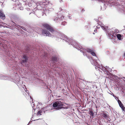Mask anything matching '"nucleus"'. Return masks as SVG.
<instances>
[{
	"label": "nucleus",
	"instance_id": "nucleus-1",
	"mask_svg": "<svg viewBox=\"0 0 125 125\" xmlns=\"http://www.w3.org/2000/svg\"><path fill=\"white\" fill-rule=\"evenodd\" d=\"M79 48H80V49H79L78 48H77V49L78 50H80V51L81 52H82L84 56H86L89 59H91L90 61L93 64H94L95 65H96V66L99 65V64H98V63H97V62H96L95 63H94L93 62V59L91 58L90 56H88L87 55L88 53H90L93 56H96V54L94 51L90 49H88L87 50H86L85 49H82V50H81V48H80L79 47Z\"/></svg>",
	"mask_w": 125,
	"mask_h": 125
},
{
	"label": "nucleus",
	"instance_id": "nucleus-2",
	"mask_svg": "<svg viewBox=\"0 0 125 125\" xmlns=\"http://www.w3.org/2000/svg\"><path fill=\"white\" fill-rule=\"evenodd\" d=\"M63 104L60 101H57L54 103L53 104V106L55 108V109L58 110L61 109L63 107Z\"/></svg>",
	"mask_w": 125,
	"mask_h": 125
},
{
	"label": "nucleus",
	"instance_id": "nucleus-3",
	"mask_svg": "<svg viewBox=\"0 0 125 125\" xmlns=\"http://www.w3.org/2000/svg\"><path fill=\"white\" fill-rule=\"evenodd\" d=\"M58 35L61 40H62V41L64 40L69 43H71V42L72 41V40L71 39L68 38L66 36L63 35H62L60 34H59Z\"/></svg>",
	"mask_w": 125,
	"mask_h": 125
},
{
	"label": "nucleus",
	"instance_id": "nucleus-4",
	"mask_svg": "<svg viewBox=\"0 0 125 125\" xmlns=\"http://www.w3.org/2000/svg\"><path fill=\"white\" fill-rule=\"evenodd\" d=\"M43 26L44 27L49 30L50 32H52L54 31V30L48 24H44L43 25Z\"/></svg>",
	"mask_w": 125,
	"mask_h": 125
},
{
	"label": "nucleus",
	"instance_id": "nucleus-5",
	"mask_svg": "<svg viewBox=\"0 0 125 125\" xmlns=\"http://www.w3.org/2000/svg\"><path fill=\"white\" fill-rule=\"evenodd\" d=\"M42 34H44L45 36H51V34L49 31H47L45 30H43L42 31Z\"/></svg>",
	"mask_w": 125,
	"mask_h": 125
},
{
	"label": "nucleus",
	"instance_id": "nucleus-6",
	"mask_svg": "<svg viewBox=\"0 0 125 125\" xmlns=\"http://www.w3.org/2000/svg\"><path fill=\"white\" fill-rule=\"evenodd\" d=\"M100 26L102 28L103 30H104V31H106L108 28L107 27L105 26H103V25L101 24V25H98L96 26V28L97 29H99L100 28Z\"/></svg>",
	"mask_w": 125,
	"mask_h": 125
},
{
	"label": "nucleus",
	"instance_id": "nucleus-7",
	"mask_svg": "<svg viewBox=\"0 0 125 125\" xmlns=\"http://www.w3.org/2000/svg\"><path fill=\"white\" fill-rule=\"evenodd\" d=\"M118 104L120 107L121 108L122 110L123 111H124L125 109V108L123 106V104L122 103L121 101L120 100H118Z\"/></svg>",
	"mask_w": 125,
	"mask_h": 125
},
{
	"label": "nucleus",
	"instance_id": "nucleus-8",
	"mask_svg": "<svg viewBox=\"0 0 125 125\" xmlns=\"http://www.w3.org/2000/svg\"><path fill=\"white\" fill-rule=\"evenodd\" d=\"M0 17L2 19H4L5 18V16L3 12L0 10Z\"/></svg>",
	"mask_w": 125,
	"mask_h": 125
},
{
	"label": "nucleus",
	"instance_id": "nucleus-9",
	"mask_svg": "<svg viewBox=\"0 0 125 125\" xmlns=\"http://www.w3.org/2000/svg\"><path fill=\"white\" fill-rule=\"evenodd\" d=\"M23 59H24V60H23L22 61V62H21V63H25V62H26L27 60L26 56L25 55L23 56Z\"/></svg>",
	"mask_w": 125,
	"mask_h": 125
},
{
	"label": "nucleus",
	"instance_id": "nucleus-10",
	"mask_svg": "<svg viewBox=\"0 0 125 125\" xmlns=\"http://www.w3.org/2000/svg\"><path fill=\"white\" fill-rule=\"evenodd\" d=\"M103 116L106 119H107L109 121H110V120L108 119H109V118L108 117V115H107L105 113H103Z\"/></svg>",
	"mask_w": 125,
	"mask_h": 125
},
{
	"label": "nucleus",
	"instance_id": "nucleus-11",
	"mask_svg": "<svg viewBox=\"0 0 125 125\" xmlns=\"http://www.w3.org/2000/svg\"><path fill=\"white\" fill-rule=\"evenodd\" d=\"M116 37L117 38L118 40H121V38L122 36L120 34H118L116 35Z\"/></svg>",
	"mask_w": 125,
	"mask_h": 125
},
{
	"label": "nucleus",
	"instance_id": "nucleus-12",
	"mask_svg": "<svg viewBox=\"0 0 125 125\" xmlns=\"http://www.w3.org/2000/svg\"><path fill=\"white\" fill-rule=\"evenodd\" d=\"M107 33L109 35H111L113 33V31H111V33H110V32H109V31H107Z\"/></svg>",
	"mask_w": 125,
	"mask_h": 125
},
{
	"label": "nucleus",
	"instance_id": "nucleus-13",
	"mask_svg": "<svg viewBox=\"0 0 125 125\" xmlns=\"http://www.w3.org/2000/svg\"><path fill=\"white\" fill-rule=\"evenodd\" d=\"M41 113L42 112L40 111H39L37 113V115H41Z\"/></svg>",
	"mask_w": 125,
	"mask_h": 125
},
{
	"label": "nucleus",
	"instance_id": "nucleus-14",
	"mask_svg": "<svg viewBox=\"0 0 125 125\" xmlns=\"http://www.w3.org/2000/svg\"><path fill=\"white\" fill-rule=\"evenodd\" d=\"M52 59L53 61H55L57 60L56 58L54 57L52 58Z\"/></svg>",
	"mask_w": 125,
	"mask_h": 125
},
{
	"label": "nucleus",
	"instance_id": "nucleus-15",
	"mask_svg": "<svg viewBox=\"0 0 125 125\" xmlns=\"http://www.w3.org/2000/svg\"><path fill=\"white\" fill-rule=\"evenodd\" d=\"M112 94H113V96L116 99V98H117L118 99V98H117V97L116 96H115L113 93H112Z\"/></svg>",
	"mask_w": 125,
	"mask_h": 125
},
{
	"label": "nucleus",
	"instance_id": "nucleus-16",
	"mask_svg": "<svg viewBox=\"0 0 125 125\" xmlns=\"http://www.w3.org/2000/svg\"><path fill=\"white\" fill-rule=\"evenodd\" d=\"M115 31L116 32L118 33V31L117 29H115Z\"/></svg>",
	"mask_w": 125,
	"mask_h": 125
},
{
	"label": "nucleus",
	"instance_id": "nucleus-17",
	"mask_svg": "<svg viewBox=\"0 0 125 125\" xmlns=\"http://www.w3.org/2000/svg\"><path fill=\"white\" fill-rule=\"evenodd\" d=\"M90 113H91V114L92 115H93V114H94V113H93V112L92 111H90Z\"/></svg>",
	"mask_w": 125,
	"mask_h": 125
},
{
	"label": "nucleus",
	"instance_id": "nucleus-18",
	"mask_svg": "<svg viewBox=\"0 0 125 125\" xmlns=\"http://www.w3.org/2000/svg\"><path fill=\"white\" fill-rule=\"evenodd\" d=\"M58 18H57L54 19V21L56 22V21L58 20Z\"/></svg>",
	"mask_w": 125,
	"mask_h": 125
},
{
	"label": "nucleus",
	"instance_id": "nucleus-19",
	"mask_svg": "<svg viewBox=\"0 0 125 125\" xmlns=\"http://www.w3.org/2000/svg\"><path fill=\"white\" fill-rule=\"evenodd\" d=\"M122 79L125 81V77H123L122 78Z\"/></svg>",
	"mask_w": 125,
	"mask_h": 125
},
{
	"label": "nucleus",
	"instance_id": "nucleus-20",
	"mask_svg": "<svg viewBox=\"0 0 125 125\" xmlns=\"http://www.w3.org/2000/svg\"><path fill=\"white\" fill-rule=\"evenodd\" d=\"M49 10H47L46 11V12L45 11V12H49Z\"/></svg>",
	"mask_w": 125,
	"mask_h": 125
},
{
	"label": "nucleus",
	"instance_id": "nucleus-21",
	"mask_svg": "<svg viewBox=\"0 0 125 125\" xmlns=\"http://www.w3.org/2000/svg\"><path fill=\"white\" fill-rule=\"evenodd\" d=\"M94 31L95 32H97V30L96 29H95L94 30Z\"/></svg>",
	"mask_w": 125,
	"mask_h": 125
},
{
	"label": "nucleus",
	"instance_id": "nucleus-22",
	"mask_svg": "<svg viewBox=\"0 0 125 125\" xmlns=\"http://www.w3.org/2000/svg\"><path fill=\"white\" fill-rule=\"evenodd\" d=\"M20 8V9L21 10H22L23 9V8Z\"/></svg>",
	"mask_w": 125,
	"mask_h": 125
},
{
	"label": "nucleus",
	"instance_id": "nucleus-23",
	"mask_svg": "<svg viewBox=\"0 0 125 125\" xmlns=\"http://www.w3.org/2000/svg\"><path fill=\"white\" fill-rule=\"evenodd\" d=\"M29 4H30V3H28V4H29V6H31V5H30Z\"/></svg>",
	"mask_w": 125,
	"mask_h": 125
},
{
	"label": "nucleus",
	"instance_id": "nucleus-24",
	"mask_svg": "<svg viewBox=\"0 0 125 125\" xmlns=\"http://www.w3.org/2000/svg\"><path fill=\"white\" fill-rule=\"evenodd\" d=\"M124 57H125V52L124 53Z\"/></svg>",
	"mask_w": 125,
	"mask_h": 125
},
{
	"label": "nucleus",
	"instance_id": "nucleus-25",
	"mask_svg": "<svg viewBox=\"0 0 125 125\" xmlns=\"http://www.w3.org/2000/svg\"><path fill=\"white\" fill-rule=\"evenodd\" d=\"M106 68H108V66H106Z\"/></svg>",
	"mask_w": 125,
	"mask_h": 125
},
{
	"label": "nucleus",
	"instance_id": "nucleus-26",
	"mask_svg": "<svg viewBox=\"0 0 125 125\" xmlns=\"http://www.w3.org/2000/svg\"><path fill=\"white\" fill-rule=\"evenodd\" d=\"M98 21V19H96V21Z\"/></svg>",
	"mask_w": 125,
	"mask_h": 125
},
{
	"label": "nucleus",
	"instance_id": "nucleus-27",
	"mask_svg": "<svg viewBox=\"0 0 125 125\" xmlns=\"http://www.w3.org/2000/svg\"><path fill=\"white\" fill-rule=\"evenodd\" d=\"M39 6H40L39 5H38V6H37V7H39Z\"/></svg>",
	"mask_w": 125,
	"mask_h": 125
},
{
	"label": "nucleus",
	"instance_id": "nucleus-28",
	"mask_svg": "<svg viewBox=\"0 0 125 125\" xmlns=\"http://www.w3.org/2000/svg\"><path fill=\"white\" fill-rule=\"evenodd\" d=\"M111 94L112 95H113V94H112H112Z\"/></svg>",
	"mask_w": 125,
	"mask_h": 125
},
{
	"label": "nucleus",
	"instance_id": "nucleus-29",
	"mask_svg": "<svg viewBox=\"0 0 125 125\" xmlns=\"http://www.w3.org/2000/svg\"><path fill=\"white\" fill-rule=\"evenodd\" d=\"M25 66H27V65H25Z\"/></svg>",
	"mask_w": 125,
	"mask_h": 125
},
{
	"label": "nucleus",
	"instance_id": "nucleus-30",
	"mask_svg": "<svg viewBox=\"0 0 125 125\" xmlns=\"http://www.w3.org/2000/svg\"><path fill=\"white\" fill-rule=\"evenodd\" d=\"M93 34H94V33H93Z\"/></svg>",
	"mask_w": 125,
	"mask_h": 125
},
{
	"label": "nucleus",
	"instance_id": "nucleus-31",
	"mask_svg": "<svg viewBox=\"0 0 125 125\" xmlns=\"http://www.w3.org/2000/svg\"><path fill=\"white\" fill-rule=\"evenodd\" d=\"M22 28V29H24L23 28Z\"/></svg>",
	"mask_w": 125,
	"mask_h": 125
}]
</instances>
